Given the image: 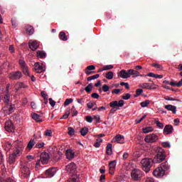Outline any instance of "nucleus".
<instances>
[{
    "label": "nucleus",
    "instance_id": "1",
    "mask_svg": "<svg viewBox=\"0 0 182 182\" xmlns=\"http://www.w3.org/2000/svg\"><path fill=\"white\" fill-rule=\"evenodd\" d=\"M168 170H170V166L168 165V163L166 161L161 164L160 166L154 171L153 174L155 177H163Z\"/></svg>",
    "mask_w": 182,
    "mask_h": 182
},
{
    "label": "nucleus",
    "instance_id": "2",
    "mask_svg": "<svg viewBox=\"0 0 182 182\" xmlns=\"http://www.w3.org/2000/svg\"><path fill=\"white\" fill-rule=\"evenodd\" d=\"M152 160L154 164L164 161V160H166V154L164 153V150L161 148H159L156 155Z\"/></svg>",
    "mask_w": 182,
    "mask_h": 182
},
{
    "label": "nucleus",
    "instance_id": "3",
    "mask_svg": "<svg viewBox=\"0 0 182 182\" xmlns=\"http://www.w3.org/2000/svg\"><path fill=\"white\" fill-rule=\"evenodd\" d=\"M123 106H124V101L123 100L111 102L109 107H112V109H110V113H114V112L120 110L119 107H123Z\"/></svg>",
    "mask_w": 182,
    "mask_h": 182
},
{
    "label": "nucleus",
    "instance_id": "4",
    "mask_svg": "<svg viewBox=\"0 0 182 182\" xmlns=\"http://www.w3.org/2000/svg\"><path fill=\"white\" fill-rule=\"evenodd\" d=\"M151 163H153V159H151L144 158L141 161L144 171H146V173L150 171V168H151Z\"/></svg>",
    "mask_w": 182,
    "mask_h": 182
},
{
    "label": "nucleus",
    "instance_id": "5",
    "mask_svg": "<svg viewBox=\"0 0 182 182\" xmlns=\"http://www.w3.org/2000/svg\"><path fill=\"white\" fill-rule=\"evenodd\" d=\"M1 112L5 114V116H9V114H12V113L15 112V105H5V106L1 109Z\"/></svg>",
    "mask_w": 182,
    "mask_h": 182
},
{
    "label": "nucleus",
    "instance_id": "6",
    "mask_svg": "<svg viewBox=\"0 0 182 182\" xmlns=\"http://www.w3.org/2000/svg\"><path fill=\"white\" fill-rule=\"evenodd\" d=\"M131 176L134 181H140L141 177H143V172L140 169L135 168L132 170Z\"/></svg>",
    "mask_w": 182,
    "mask_h": 182
},
{
    "label": "nucleus",
    "instance_id": "7",
    "mask_svg": "<svg viewBox=\"0 0 182 182\" xmlns=\"http://www.w3.org/2000/svg\"><path fill=\"white\" fill-rule=\"evenodd\" d=\"M23 149H25V146L22 143H19L15 146V149L13 151V154L16 156L17 157L22 154V151H23Z\"/></svg>",
    "mask_w": 182,
    "mask_h": 182
},
{
    "label": "nucleus",
    "instance_id": "8",
    "mask_svg": "<svg viewBox=\"0 0 182 182\" xmlns=\"http://www.w3.org/2000/svg\"><path fill=\"white\" fill-rule=\"evenodd\" d=\"M144 140L146 143H156L159 140V136L156 134H150L146 136Z\"/></svg>",
    "mask_w": 182,
    "mask_h": 182
},
{
    "label": "nucleus",
    "instance_id": "9",
    "mask_svg": "<svg viewBox=\"0 0 182 182\" xmlns=\"http://www.w3.org/2000/svg\"><path fill=\"white\" fill-rule=\"evenodd\" d=\"M21 176L24 177V178L29 177V174H31V171H29V168L26 166V164L21 165Z\"/></svg>",
    "mask_w": 182,
    "mask_h": 182
},
{
    "label": "nucleus",
    "instance_id": "10",
    "mask_svg": "<svg viewBox=\"0 0 182 182\" xmlns=\"http://www.w3.org/2000/svg\"><path fill=\"white\" fill-rule=\"evenodd\" d=\"M4 129L6 132L9 133H12L15 132V126H14V123L11 120H8L4 124Z\"/></svg>",
    "mask_w": 182,
    "mask_h": 182
},
{
    "label": "nucleus",
    "instance_id": "11",
    "mask_svg": "<svg viewBox=\"0 0 182 182\" xmlns=\"http://www.w3.org/2000/svg\"><path fill=\"white\" fill-rule=\"evenodd\" d=\"M76 164H75V163H70V164H68L66 167H65V170L66 171H68V173H70V174L74 175L75 173H76Z\"/></svg>",
    "mask_w": 182,
    "mask_h": 182
},
{
    "label": "nucleus",
    "instance_id": "12",
    "mask_svg": "<svg viewBox=\"0 0 182 182\" xmlns=\"http://www.w3.org/2000/svg\"><path fill=\"white\" fill-rule=\"evenodd\" d=\"M49 154L47 152H43L40 156V160L42 164H48V161H49Z\"/></svg>",
    "mask_w": 182,
    "mask_h": 182
},
{
    "label": "nucleus",
    "instance_id": "13",
    "mask_svg": "<svg viewBox=\"0 0 182 182\" xmlns=\"http://www.w3.org/2000/svg\"><path fill=\"white\" fill-rule=\"evenodd\" d=\"M9 77L11 80H18L22 77V73L19 71L14 72L10 73Z\"/></svg>",
    "mask_w": 182,
    "mask_h": 182
},
{
    "label": "nucleus",
    "instance_id": "14",
    "mask_svg": "<svg viewBox=\"0 0 182 182\" xmlns=\"http://www.w3.org/2000/svg\"><path fill=\"white\" fill-rule=\"evenodd\" d=\"M28 46L31 50L35 51L36 49H38V48H39V43H38L36 41L31 40L28 42Z\"/></svg>",
    "mask_w": 182,
    "mask_h": 182
},
{
    "label": "nucleus",
    "instance_id": "15",
    "mask_svg": "<svg viewBox=\"0 0 182 182\" xmlns=\"http://www.w3.org/2000/svg\"><path fill=\"white\" fill-rule=\"evenodd\" d=\"M56 174V168H50L46 171V176L48 178H52L53 176Z\"/></svg>",
    "mask_w": 182,
    "mask_h": 182
},
{
    "label": "nucleus",
    "instance_id": "16",
    "mask_svg": "<svg viewBox=\"0 0 182 182\" xmlns=\"http://www.w3.org/2000/svg\"><path fill=\"white\" fill-rule=\"evenodd\" d=\"M118 76L122 79H129V77H130V74L129 73V70L126 71V70H122L119 73Z\"/></svg>",
    "mask_w": 182,
    "mask_h": 182
},
{
    "label": "nucleus",
    "instance_id": "17",
    "mask_svg": "<svg viewBox=\"0 0 182 182\" xmlns=\"http://www.w3.org/2000/svg\"><path fill=\"white\" fill-rule=\"evenodd\" d=\"M34 69L36 73H42L45 70L43 69V66L40 64V63H36L34 65Z\"/></svg>",
    "mask_w": 182,
    "mask_h": 182
},
{
    "label": "nucleus",
    "instance_id": "18",
    "mask_svg": "<svg viewBox=\"0 0 182 182\" xmlns=\"http://www.w3.org/2000/svg\"><path fill=\"white\" fill-rule=\"evenodd\" d=\"M65 156L68 160H72L75 159V152L72 149H67L65 151Z\"/></svg>",
    "mask_w": 182,
    "mask_h": 182
},
{
    "label": "nucleus",
    "instance_id": "19",
    "mask_svg": "<svg viewBox=\"0 0 182 182\" xmlns=\"http://www.w3.org/2000/svg\"><path fill=\"white\" fill-rule=\"evenodd\" d=\"M116 168V161H112L109 164V174H114Z\"/></svg>",
    "mask_w": 182,
    "mask_h": 182
},
{
    "label": "nucleus",
    "instance_id": "20",
    "mask_svg": "<svg viewBox=\"0 0 182 182\" xmlns=\"http://www.w3.org/2000/svg\"><path fill=\"white\" fill-rule=\"evenodd\" d=\"M165 109H166V110H169V112H172L173 114H176V113H177V107L174 105H165Z\"/></svg>",
    "mask_w": 182,
    "mask_h": 182
},
{
    "label": "nucleus",
    "instance_id": "21",
    "mask_svg": "<svg viewBox=\"0 0 182 182\" xmlns=\"http://www.w3.org/2000/svg\"><path fill=\"white\" fill-rule=\"evenodd\" d=\"M173 126L168 124L166 125L164 129V134H171L173 133Z\"/></svg>",
    "mask_w": 182,
    "mask_h": 182
},
{
    "label": "nucleus",
    "instance_id": "22",
    "mask_svg": "<svg viewBox=\"0 0 182 182\" xmlns=\"http://www.w3.org/2000/svg\"><path fill=\"white\" fill-rule=\"evenodd\" d=\"M31 117L32 119H33V120H36L38 123H41V122H43V120H42L41 119V115L36 114V113H32L31 114Z\"/></svg>",
    "mask_w": 182,
    "mask_h": 182
},
{
    "label": "nucleus",
    "instance_id": "23",
    "mask_svg": "<svg viewBox=\"0 0 182 182\" xmlns=\"http://www.w3.org/2000/svg\"><path fill=\"white\" fill-rule=\"evenodd\" d=\"M37 58L38 59H45L46 58V53L43 50H38L37 51Z\"/></svg>",
    "mask_w": 182,
    "mask_h": 182
},
{
    "label": "nucleus",
    "instance_id": "24",
    "mask_svg": "<svg viewBox=\"0 0 182 182\" xmlns=\"http://www.w3.org/2000/svg\"><path fill=\"white\" fill-rule=\"evenodd\" d=\"M16 155L11 154L9 155V164H14V163H15V161H16Z\"/></svg>",
    "mask_w": 182,
    "mask_h": 182
},
{
    "label": "nucleus",
    "instance_id": "25",
    "mask_svg": "<svg viewBox=\"0 0 182 182\" xmlns=\"http://www.w3.org/2000/svg\"><path fill=\"white\" fill-rule=\"evenodd\" d=\"M26 32L28 33V35H33L35 30L32 26H27L26 27Z\"/></svg>",
    "mask_w": 182,
    "mask_h": 182
},
{
    "label": "nucleus",
    "instance_id": "26",
    "mask_svg": "<svg viewBox=\"0 0 182 182\" xmlns=\"http://www.w3.org/2000/svg\"><path fill=\"white\" fill-rule=\"evenodd\" d=\"M59 38L60 41H63V42H66V41H68V37L66 36V33L64 31L60 32Z\"/></svg>",
    "mask_w": 182,
    "mask_h": 182
},
{
    "label": "nucleus",
    "instance_id": "27",
    "mask_svg": "<svg viewBox=\"0 0 182 182\" xmlns=\"http://www.w3.org/2000/svg\"><path fill=\"white\" fill-rule=\"evenodd\" d=\"M112 147H113V145L112 144H108L107 145V154L108 156H112V154L113 153V150H112Z\"/></svg>",
    "mask_w": 182,
    "mask_h": 182
},
{
    "label": "nucleus",
    "instance_id": "28",
    "mask_svg": "<svg viewBox=\"0 0 182 182\" xmlns=\"http://www.w3.org/2000/svg\"><path fill=\"white\" fill-rule=\"evenodd\" d=\"M140 87H142V89H153V86L147 82L140 84Z\"/></svg>",
    "mask_w": 182,
    "mask_h": 182
},
{
    "label": "nucleus",
    "instance_id": "29",
    "mask_svg": "<svg viewBox=\"0 0 182 182\" xmlns=\"http://www.w3.org/2000/svg\"><path fill=\"white\" fill-rule=\"evenodd\" d=\"M35 144H36L35 139H31L27 145V149L31 150L35 146Z\"/></svg>",
    "mask_w": 182,
    "mask_h": 182
},
{
    "label": "nucleus",
    "instance_id": "30",
    "mask_svg": "<svg viewBox=\"0 0 182 182\" xmlns=\"http://www.w3.org/2000/svg\"><path fill=\"white\" fill-rule=\"evenodd\" d=\"M139 71L133 70V69H130L129 70V76H134V77H137L139 76Z\"/></svg>",
    "mask_w": 182,
    "mask_h": 182
},
{
    "label": "nucleus",
    "instance_id": "31",
    "mask_svg": "<svg viewBox=\"0 0 182 182\" xmlns=\"http://www.w3.org/2000/svg\"><path fill=\"white\" fill-rule=\"evenodd\" d=\"M171 86H173V87H176L177 86L178 87H181L182 86V78L178 82H171Z\"/></svg>",
    "mask_w": 182,
    "mask_h": 182
},
{
    "label": "nucleus",
    "instance_id": "32",
    "mask_svg": "<svg viewBox=\"0 0 182 182\" xmlns=\"http://www.w3.org/2000/svg\"><path fill=\"white\" fill-rule=\"evenodd\" d=\"M87 133H89V129L87 127H84L82 128L80 130V134L81 136H86V134H87Z\"/></svg>",
    "mask_w": 182,
    "mask_h": 182
},
{
    "label": "nucleus",
    "instance_id": "33",
    "mask_svg": "<svg viewBox=\"0 0 182 182\" xmlns=\"http://www.w3.org/2000/svg\"><path fill=\"white\" fill-rule=\"evenodd\" d=\"M85 92L87 93H90L92 90H93V84L90 83L85 88Z\"/></svg>",
    "mask_w": 182,
    "mask_h": 182
},
{
    "label": "nucleus",
    "instance_id": "34",
    "mask_svg": "<svg viewBox=\"0 0 182 182\" xmlns=\"http://www.w3.org/2000/svg\"><path fill=\"white\" fill-rule=\"evenodd\" d=\"M11 99V96L9 95H4V102L5 103V105H11V103L9 102V100Z\"/></svg>",
    "mask_w": 182,
    "mask_h": 182
},
{
    "label": "nucleus",
    "instance_id": "35",
    "mask_svg": "<svg viewBox=\"0 0 182 182\" xmlns=\"http://www.w3.org/2000/svg\"><path fill=\"white\" fill-rule=\"evenodd\" d=\"M99 77H100V74H96L95 75L88 77L87 78V80L88 82H90V80H95V79H99Z\"/></svg>",
    "mask_w": 182,
    "mask_h": 182
},
{
    "label": "nucleus",
    "instance_id": "36",
    "mask_svg": "<svg viewBox=\"0 0 182 182\" xmlns=\"http://www.w3.org/2000/svg\"><path fill=\"white\" fill-rule=\"evenodd\" d=\"M154 129L151 127H147L146 128L142 129V132L145 134L150 133L151 132H153Z\"/></svg>",
    "mask_w": 182,
    "mask_h": 182
},
{
    "label": "nucleus",
    "instance_id": "37",
    "mask_svg": "<svg viewBox=\"0 0 182 182\" xmlns=\"http://www.w3.org/2000/svg\"><path fill=\"white\" fill-rule=\"evenodd\" d=\"M164 99H165V100H168V101H171V102H181L180 100L173 98L171 96H166V97H164Z\"/></svg>",
    "mask_w": 182,
    "mask_h": 182
},
{
    "label": "nucleus",
    "instance_id": "38",
    "mask_svg": "<svg viewBox=\"0 0 182 182\" xmlns=\"http://www.w3.org/2000/svg\"><path fill=\"white\" fill-rule=\"evenodd\" d=\"M123 139H124V136L120 135V134H117V135L114 137L115 141H117L118 143H122V142H120V141L123 140Z\"/></svg>",
    "mask_w": 182,
    "mask_h": 182
},
{
    "label": "nucleus",
    "instance_id": "39",
    "mask_svg": "<svg viewBox=\"0 0 182 182\" xmlns=\"http://www.w3.org/2000/svg\"><path fill=\"white\" fill-rule=\"evenodd\" d=\"M69 114H70V108H67L65 114L63 115L61 119H68V117H69Z\"/></svg>",
    "mask_w": 182,
    "mask_h": 182
},
{
    "label": "nucleus",
    "instance_id": "40",
    "mask_svg": "<svg viewBox=\"0 0 182 182\" xmlns=\"http://www.w3.org/2000/svg\"><path fill=\"white\" fill-rule=\"evenodd\" d=\"M102 141H103V139L100 138L97 139L96 142L94 144L95 147H97V148L100 147V144H102Z\"/></svg>",
    "mask_w": 182,
    "mask_h": 182
},
{
    "label": "nucleus",
    "instance_id": "41",
    "mask_svg": "<svg viewBox=\"0 0 182 182\" xmlns=\"http://www.w3.org/2000/svg\"><path fill=\"white\" fill-rule=\"evenodd\" d=\"M106 79H108L109 80H112L113 79V72L109 71L105 75Z\"/></svg>",
    "mask_w": 182,
    "mask_h": 182
},
{
    "label": "nucleus",
    "instance_id": "42",
    "mask_svg": "<svg viewBox=\"0 0 182 182\" xmlns=\"http://www.w3.org/2000/svg\"><path fill=\"white\" fill-rule=\"evenodd\" d=\"M16 86L18 87L17 90H19V89H26V87H28V85H26L23 82H18Z\"/></svg>",
    "mask_w": 182,
    "mask_h": 182
},
{
    "label": "nucleus",
    "instance_id": "43",
    "mask_svg": "<svg viewBox=\"0 0 182 182\" xmlns=\"http://www.w3.org/2000/svg\"><path fill=\"white\" fill-rule=\"evenodd\" d=\"M78 113L79 112H77V110H76V108L75 107V106H73V107L71 108L72 116L73 117L77 116Z\"/></svg>",
    "mask_w": 182,
    "mask_h": 182
},
{
    "label": "nucleus",
    "instance_id": "44",
    "mask_svg": "<svg viewBox=\"0 0 182 182\" xmlns=\"http://www.w3.org/2000/svg\"><path fill=\"white\" fill-rule=\"evenodd\" d=\"M22 70H23V73H24L26 76H31V74L29 73V70H28V66L23 68Z\"/></svg>",
    "mask_w": 182,
    "mask_h": 182
},
{
    "label": "nucleus",
    "instance_id": "45",
    "mask_svg": "<svg viewBox=\"0 0 182 182\" xmlns=\"http://www.w3.org/2000/svg\"><path fill=\"white\" fill-rule=\"evenodd\" d=\"M150 105V100H145L141 102V107H147Z\"/></svg>",
    "mask_w": 182,
    "mask_h": 182
},
{
    "label": "nucleus",
    "instance_id": "46",
    "mask_svg": "<svg viewBox=\"0 0 182 182\" xmlns=\"http://www.w3.org/2000/svg\"><path fill=\"white\" fill-rule=\"evenodd\" d=\"M70 103H73V99L72 98L66 99L64 102V106H69Z\"/></svg>",
    "mask_w": 182,
    "mask_h": 182
},
{
    "label": "nucleus",
    "instance_id": "47",
    "mask_svg": "<svg viewBox=\"0 0 182 182\" xmlns=\"http://www.w3.org/2000/svg\"><path fill=\"white\" fill-rule=\"evenodd\" d=\"M155 124H156L157 127H159V129H163V127H164V124L160 121L156 120Z\"/></svg>",
    "mask_w": 182,
    "mask_h": 182
},
{
    "label": "nucleus",
    "instance_id": "48",
    "mask_svg": "<svg viewBox=\"0 0 182 182\" xmlns=\"http://www.w3.org/2000/svg\"><path fill=\"white\" fill-rule=\"evenodd\" d=\"M11 24L14 28H16L18 26V21H16V18H11Z\"/></svg>",
    "mask_w": 182,
    "mask_h": 182
},
{
    "label": "nucleus",
    "instance_id": "49",
    "mask_svg": "<svg viewBox=\"0 0 182 182\" xmlns=\"http://www.w3.org/2000/svg\"><path fill=\"white\" fill-rule=\"evenodd\" d=\"M69 136H75V129L73 127H68Z\"/></svg>",
    "mask_w": 182,
    "mask_h": 182
},
{
    "label": "nucleus",
    "instance_id": "50",
    "mask_svg": "<svg viewBox=\"0 0 182 182\" xmlns=\"http://www.w3.org/2000/svg\"><path fill=\"white\" fill-rule=\"evenodd\" d=\"M53 160V161H59L60 160V155L59 154H54Z\"/></svg>",
    "mask_w": 182,
    "mask_h": 182
},
{
    "label": "nucleus",
    "instance_id": "51",
    "mask_svg": "<svg viewBox=\"0 0 182 182\" xmlns=\"http://www.w3.org/2000/svg\"><path fill=\"white\" fill-rule=\"evenodd\" d=\"M19 65H20L21 69L23 68H26V63L23 60H19Z\"/></svg>",
    "mask_w": 182,
    "mask_h": 182
},
{
    "label": "nucleus",
    "instance_id": "52",
    "mask_svg": "<svg viewBox=\"0 0 182 182\" xmlns=\"http://www.w3.org/2000/svg\"><path fill=\"white\" fill-rule=\"evenodd\" d=\"M96 69V67L93 65L87 66L85 70L90 71V70H95Z\"/></svg>",
    "mask_w": 182,
    "mask_h": 182
},
{
    "label": "nucleus",
    "instance_id": "53",
    "mask_svg": "<svg viewBox=\"0 0 182 182\" xmlns=\"http://www.w3.org/2000/svg\"><path fill=\"white\" fill-rule=\"evenodd\" d=\"M102 90L103 92H109V90H110V87H109V85L105 84L103 86H102Z\"/></svg>",
    "mask_w": 182,
    "mask_h": 182
},
{
    "label": "nucleus",
    "instance_id": "54",
    "mask_svg": "<svg viewBox=\"0 0 182 182\" xmlns=\"http://www.w3.org/2000/svg\"><path fill=\"white\" fill-rule=\"evenodd\" d=\"M45 136H48L49 137H52V130L50 129H47L44 132Z\"/></svg>",
    "mask_w": 182,
    "mask_h": 182
},
{
    "label": "nucleus",
    "instance_id": "55",
    "mask_svg": "<svg viewBox=\"0 0 182 182\" xmlns=\"http://www.w3.org/2000/svg\"><path fill=\"white\" fill-rule=\"evenodd\" d=\"M162 146L163 147H165V148H168L170 149L171 147V146L170 145V143L167 142V141H164V142H162Z\"/></svg>",
    "mask_w": 182,
    "mask_h": 182
},
{
    "label": "nucleus",
    "instance_id": "56",
    "mask_svg": "<svg viewBox=\"0 0 182 182\" xmlns=\"http://www.w3.org/2000/svg\"><path fill=\"white\" fill-rule=\"evenodd\" d=\"M131 96L132 95L130 94L127 93V94H125L124 95L122 96V99L124 100H129V98L131 97Z\"/></svg>",
    "mask_w": 182,
    "mask_h": 182
},
{
    "label": "nucleus",
    "instance_id": "57",
    "mask_svg": "<svg viewBox=\"0 0 182 182\" xmlns=\"http://www.w3.org/2000/svg\"><path fill=\"white\" fill-rule=\"evenodd\" d=\"M152 66H154V68H156V69H163V67L159 63H153Z\"/></svg>",
    "mask_w": 182,
    "mask_h": 182
},
{
    "label": "nucleus",
    "instance_id": "58",
    "mask_svg": "<svg viewBox=\"0 0 182 182\" xmlns=\"http://www.w3.org/2000/svg\"><path fill=\"white\" fill-rule=\"evenodd\" d=\"M91 97H92L93 99H99V97H100V95H99V94H97L96 92H93L91 95Z\"/></svg>",
    "mask_w": 182,
    "mask_h": 182
},
{
    "label": "nucleus",
    "instance_id": "59",
    "mask_svg": "<svg viewBox=\"0 0 182 182\" xmlns=\"http://www.w3.org/2000/svg\"><path fill=\"white\" fill-rule=\"evenodd\" d=\"M45 146V143H38L36 144V149H42Z\"/></svg>",
    "mask_w": 182,
    "mask_h": 182
},
{
    "label": "nucleus",
    "instance_id": "60",
    "mask_svg": "<svg viewBox=\"0 0 182 182\" xmlns=\"http://www.w3.org/2000/svg\"><path fill=\"white\" fill-rule=\"evenodd\" d=\"M85 120L88 122V123H92V122H93V118L91 116H87L85 117Z\"/></svg>",
    "mask_w": 182,
    "mask_h": 182
},
{
    "label": "nucleus",
    "instance_id": "61",
    "mask_svg": "<svg viewBox=\"0 0 182 182\" xmlns=\"http://www.w3.org/2000/svg\"><path fill=\"white\" fill-rule=\"evenodd\" d=\"M50 105L52 107H55V105H56V102H55L52 98H49Z\"/></svg>",
    "mask_w": 182,
    "mask_h": 182
},
{
    "label": "nucleus",
    "instance_id": "62",
    "mask_svg": "<svg viewBox=\"0 0 182 182\" xmlns=\"http://www.w3.org/2000/svg\"><path fill=\"white\" fill-rule=\"evenodd\" d=\"M110 69H113V65H105L104 67V70H110Z\"/></svg>",
    "mask_w": 182,
    "mask_h": 182
},
{
    "label": "nucleus",
    "instance_id": "63",
    "mask_svg": "<svg viewBox=\"0 0 182 182\" xmlns=\"http://www.w3.org/2000/svg\"><path fill=\"white\" fill-rule=\"evenodd\" d=\"M145 182H155V181H154V178H146L145 179Z\"/></svg>",
    "mask_w": 182,
    "mask_h": 182
},
{
    "label": "nucleus",
    "instance_id": "64",
    "mask_svg": "<svg viewBox=\"0 0 182 182\" xmlns=\"http://www.w3.org/2000/svg\"><path fill=\"white\" fill-rule=\"evenodd\" d=\"M77 178H70L68 182H77Z\"/></svg>",
    "mask_w": 182,
    "mask_h": 182
}]
</instances>
